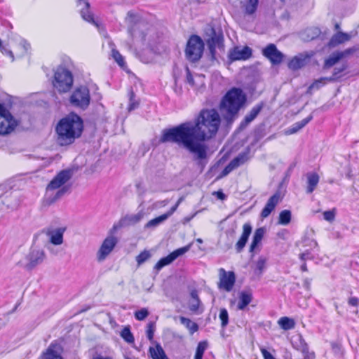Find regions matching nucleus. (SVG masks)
I'll use <instances>...</instances> for the list:
<instances>
[{
    "label": "nucleus",
    "instance_id": "1",
    "mask_svg": "<svg viewBox=\"0 0 359 359\" xmlns=\"http://www.w3.org/2000/svg\"><path fill=\"white\" fill-rule=\"evenodd\" d=\"M220 123L221 118L216 109H204L194 121L163 129L159 142L175 143L187 150L202 172L210 158L209 148L205 142L215 136Z\"/></svg>",
    "mask_w": 359,
    "mask_h": 359
},
{
    "label": "nucleus",
    "instance_id": "2",
    "mask_svg": "<svg viewBox=\"0 0 359 359\" xmlns=\"http://www.w3.org/2000/svg\"><path fill=\"white\" fill-rule=\"evenodd\" d=\"M128 32L136 42L151 43H161V34L156 27L149 24L133 11H128L126 17Z\"/></svg>",
    "mask_w": 359,
    "mask_h": 359
},
{
    "label": "nucleus",
    "instance_id": "3",
    "mask_svg": "<svg viewBox=\"0 0 359 359\" xmlns=\"http://www.w3.org/2000/svg\"><path fill=\"white\" fill-rule=\"evenodd\" d=\"M83 121L76 113L71 112L61 118L56 125L57 142L61 146L72 144L83 131Z\"/></svg>",
    "mask_w": 359,
    "mask_h": 359
},
{
    "label": "nucleus",
    "instance_id": "4",
    "mask_svg": "<svg viewBox=\"0 0 359 359\" xmlns=\"http://www.w3.org/2000/svg\"><path fill=\"white\" fill-rule=\"evenodd\" d=\"M247 102V95L236 87L229 90L222 98L219 109L224 120L228 125H231L238 117L239 111Z\"/></svg>",
    "mask_w": 359,
    "mask_h": 359
},
{
    "label": "nucleus",
    "instance_id": "5",
    "mask_svg": "<svg viewBox=\"0 0 359 359\" xmlns=\"http://www.w3.org/2000/svg\"><path fill=\"white\" fill-rule=\"evenodd\" d=\"M73 81V75L69 69L58 67L54 74L53 85L59 93H67L72 88Z\"/></svg>",
    "mask_w": 359,
    "mask_h": 359
},
{
    "label": "nucleus",
    "instance_id": "6",
    "mask_svg": "<svg viewBox=\"0 0 359 359\" xmlns=\"http://www.w3.org/2000/svg\"><path fill=\"white\" fill-rule=\"evenodd\" d=\"M90 102L89 90L86 86H80L76 88L69 97L71 105L82 110H85L88 107Z\"/></svg>",
    "mask_w": 359,
    "mask_h": 359
},
{
    "label": "nucleus",
    "instance_id": "7",
    "mask_svg": "<svg viewBox=\"0 0 359 359\" xmlns=\"http://www.w3.org/2000/svg\"><path fill=\"white\" fill-rule=\"evenodd\" d=\"M203 38L206 45H223L224 34L219 27L208 24L203 29Z\"/></svg>",
    "mask_w": 359,
    "mask_h": 359
},
{
    "label": "nucleus",
    "instance_id": "8",
    "mask_svg": "<svg viewBox=\"0 0 359 359\" xmlns=\"http://www.w3.org/2000/svg\"><path fill=\"white\" fill-rule=\"evenodd\" d=\"M77 6L80 7L81 18L86 22L95 26L101 34L106 36L107 32L103 26L95 19L93 14L90 11V3L88 0H76Z\"/></svg>",
    "mask_w": 359,
    "mask_h": 359
},
{
    "label": "nucleus",
    "instance_id": "9",
    "mask_svg": "<svg viewBox=\"0 0 359 359\" xmlns=\"http://www.w3.org/2000/svg\"><path fill=\"white\" fill-rule=\"evenodd\" d=\"M330 35V32L327 28L322 31L316 27H308L299 34L301 39L304 42H310L316 39L323 42L328 39Z\"/></svg>",
    "mask_w": 359,
    "mask_h": 359
},
{
    "label": "nucleus",
    "instance_id": "10",
    "mask_svg": "<svg viewBox=\"0 0 359 359\" xmlns=\"http://www.w3.org/2000/svg\"><path fill=\"white\" fill-rule=\"evenodd\" d=\"M15 120L3 103H0V134H8L14 129Z\"/></svg>",
    "mask_w": 359,
    "mask_h": 359
},
{
    "label": "nucleus",
    "instance_id": "11",
    "mask_svg": "<svg viewBox=\"0 0 359 359\" xmlns=\"http://www.w3.org/2000/svg\"><path fill=\"white\" fill-rule=\"evenodd\" d=\"M135 56L142 62H151L157 54L158 46H130Z\"/></svg>",
    "mask_w": 359,
    "mask_h": 359
},
{
    "label": "nucleus",
    "instance_id": "12",
    "mask_svg": "<svg viewBox=\"0 0 359 359\" xmlns=\"http://www.w3.org/2000/svg\"><path fill=\"white\" fill-rule=\"evenodd\" d=\"M356 50V48H350L344 51H335L332 53L327 57L325 59L322 67L323 71L328 70L330 68L334 67L341 60L346 57L348 55L352 54Z\"/></svg>",
    "mask_w": 359,
    "mask_h": 359
},
{
    "label": "nucleus",
    "instance_id": "13",
    "mask_svg": "<svg viewBox=\"0 0 359 359\" xmlns=\"http://www.w3.org/2000/svg\"><path fill=\"white\" fill-rule=\"evenodd\" d=\"M45 259V253L43 250L32 249L26 256L27 263L24 267L28 271L34 269L37 265L41 264Z\"/></svg>",
    "mask_w": 359,
    "mask_h": 359
},
{
    "label": "nucleus",
    "instance_id": "14",
    "mask_svg": "<svg viewBox=\"0 0 359 359\" xmlns=\"http://www.w3.org/2000/svg\"><path fill=\"white\" fill-rule=\"evenodd\" d=\"M264 106L265 103L264 102H260L255 105L245 116L244 118L240 123L237 130L238 131L245 130L250 125V123H252L257 117Z\"/></svg>",
    "mask_w": 359,
    "mask_h": 359
},
{
    "label": "nucleus",
    "instance_id": "15",
    "mask_svg": "<svg viewBox=\"0 0 359 359\" xmlns=\"http://www.w3.org/2000/svg\"><path fill=\"white\" fill-rule=\"evenodd\" d=\"M72 175V172L70 170H61L48 184L47 191L60 188L71 179Z\"/></svg>",
    "mask_w": 359,
    "mask_h": 359
},
{
    "label": "nucleus",
    "instance_id": "16",
    "mask_svg": "<svg viewBox=\"0 0 359 359\" xmlns=\"http://www.w3.org/2000/svg\"><path fill=\"white\" fill-rule=\"evenodd\" d=\"M219 287L223 288L227 292H230L235 283L236 276L233 271L226 272L224 269H219Z\"/></svg>",
    "mask_w": 359,
    "mask_h": 359
},
{
    "label": "nucleus",
    "instance_id": "17",
    "mask_svg": "<svg viewBox=\"0 0 359 359\" xmlns=\"http://www.w3.org/2000/svg\"><path fill=\"white\" fill-rule=\"evenodd\" d=\"M313 56L312 53H300L294 57H292L288 62V68L291 70H297L305 65H306L309 61L311 57Z\"/></svg>",
    "mask_w": 359,
    "mask_h": 359
},
{
    "label": "nucleus",
    "instance_id": "18",
    "mask_svg": "<svg viewBox=\"0 0 359 359\" xmlns=\"http://www.w3.org/2000/svg\"><path fill=\"white\" fill-rule=\"evenodd\" d=\"M118 241L113 236H108L103 241L97 253V257L100 261L103 260L113 250Z\"/></svg>",
    "mask_w": 359,
    "mask_h": 359
},
{
    "label": "nucleus",
    "instance_id": "19",
    "mask_svg": "<svg viewBox=\"0 0 359 359\" xmlns=\"http://www.w3.org/2000/svg\"><path fill=\"white\" fill-rule=\"evenodd\" d=\"M281 194L279 191H277L273 196H271L267 201L265 206L262 209L260 216L262 218H266L270 215V214L275 209L276 206L281 201Z\"/></svg>",
    "mask_w": 359,
    "mask_h": 359
},
{
    "label": "nucleus",
    "instance_id": "20",
    "mask_svg": "<svg viewBox=\"0 0 359 359\" xmlns=\"http://www.w3.org/2000/svg\"><path fill=\"white\" fill-rule=\"evenodd\" d=\"M252 227L250 223H245L243 226V232L237 243L235 244V250L237 253L243 252L249 237L252 233Z\"/></svg>",
    "mask_w": 359,
    "mask_h": 359
},
{
    "label": "nucleus",
    "instance_id": "21",
    "mask_svg": "<svg viewBox=\"0 0 359 359\" xmlns=\"http://www.w3.org/2000/svg\"><path fill=\"white\" fill-rule=\"evenodd\" d=\"M239 46H233L229 54V57L231 61L245 60L250 58L252 55V50L249 46H243V48L239 50Z\"/></svg>",
    "mask_w": 359,
    "mask_h": 359
},
{
    "label": "nucleus",
    "instance_id": "22",
    "mask_svg": "<svg viewBox=\"0 0 359 359\" xmlns=\"http://www.w3.org/2000/svg\"><path fill=\"white\" fill-rule=\"evenodd\" d=\"M205 46H186V59L191 63L198 62L202 57Z\"/></svg>",
    "mask_w": 359,
    "mask_h": 359
},
{
    "label": "nucleus",
    "instance_id": "23",
    "mask_svg": "<svg viewBox=\"0 0 359 359\" xmlns=\"http://www.w3.org/2000/svg\"><path fill=\"white\" fill-rule=\"evenodd\" d=\"M277 46H266L263 49V55L268 58L273 65L280 64L283 58V54L279 51Z\"/></svg>",
    "mask_w": 359,
    "mask_h": 359
},
{
    "label": "nucleus",
    "instance_id": "24",
    "mask_svg": "<svg viewBox=\"0 0 359 359\" xmlns=\"http://www.w3.org/2000/svg\"><path fill=\"white\" fill-rule=\"evenodd\" d=\"M265 232L266 230L264 227H259L255 230L249 249V252L251 253V258L254 257L255 252L261 244Z\"/></svg>",
    "mask_w": 359,
    "mask_h": 359
},
{
    "label": "nucleus",
    "instance_id": "25",
    "mask_svg": "<svg viewBox=\"0 0 359 359\" xmlns=\"http://www.w3.org/2000/svg\"><path fill=\"white\" fill-rule=\"evenodd\" d=\"M62 348L60 345L51 343L44 352L41 359H63L61 355Z\"/></svg>",
    "mask_w": 359,
    "mask_h": 359
},
{
    "label": "nucleus",
    "instance_id": "26",
    "mask_svg": "<svg viewBox=\"0 0 359 359\" xmlns=\"http://www.w3.org/2000/svg\"><path fill=\"white\" fill-rule=\"evenodd\" d=\"M250 159V148L248 147L244 151L238 154L237 156L233 158L229 163L232 167L236 169L239 166L243 165Z\"/></svg>",
    "mask_w": 359,
    "mask_h": 359
},
{
    "label": "nucleus",
    "instance_id": "27",
    "mask_svg": "<svg viewBox=\"0 0 359 359\" xmlns=\"http://www.w3.org/2000/svg\"><path fill=\"white\" fill-rule=\"evenodd\" d=\"M351 38V35L348 33L338 32L334 34L327 45H339L348 41Z\"/></svg>",
    "mask_w": 359,
    "mask_h": 359
},
{
    "label": "nucleus",
    "instance_id": "28",
    "mask_svg": "<svg viewBox=\"0 0 359 359\" xmlns=\"http://www.w3.org/2000/svg\"><path fill=\"white\" fill-rule=\"evenodd\" d=\"M313 119L312 114L300 121L294 123L285 132L287 135H292L297 133L306 126Z\"/></svg>",
    "mask_w": 359,
    "mask_h": 359
},
{
    "label": "nucleus",
    "instance_id": "29",
    "mask_svg": "<svg viewBox=\"0 0 359 359\" xmlns=\"http://www.w3.org/2000/svg\"><path fill=\"white\" fill-rule=\"evenodd\" d=\"M241 4L245 14L252 15L257 9L259 0H243Z\"/></svg>",
    "mask_w": 359,
    "mask_h": 359
},
{
    "label": "nucleus",
    "instance_id": "30",
    "mask_svg": "<svg viewBox=\"0 0 359 359\" xmlns=\"http://www.w3.org/2000/svg\"><path fill=\"white\" fill-rule=\"evenodd\" d=\"M308 186L306 193L311 194L319 182V176L316 172H309L306 175Z\"/></svg>",
    "mask_w": 359,
    "mask_h": 359
},
{
    "label": "nucleus",
    "instance_id": "31",
    "mask_svg": "<svg viewBox=\"0 0 359 359\" xmlns=\"http://www.w3.org/2000/svg\"><path fill=\"white\" fill-rule=\"evenodd\" d=\"M149 352L152 359H169L159 343H156L155 348L150 347Z\"/></svg>",
    "mask_w": 359,
    "mask_h": 359
},
{
    "label": "nucleus",
    "instance_id": "32",
    "mask_svg": "<svg viewBox=\"0 0 359 359\" xmlns=\"http://www.w3.org/2000/svg\"><path fill=\"white\" fill-rule=\"evenodd\" d=\"M347 69L346 64L342 65L340 67H335L332 71V74L330 76H327V81L330 83H334L339 81L343 76L342 73Z\"/></svg>",
    "mask_w": 359,
    "mask_h": 359
},
{
    "label": "nucleus",
    "instance_id": "33",
    "mask_svg": "<svg viewBox=\"0 0 359 359\" xmlns=\"http://www.w3.org/2000/svg\"><path fill=\"white\" fill-rule=\"evenodd\" d=\"M252 299V295L251 293L243 291L240 293L239 301L238 303V309L239 310H243L251 302Z\"/></svg>",
    "mask_w": 359,
    "mask_h": 359
},
{
    "label": "nucleus",
    "instance_id": "34",
    "mask_svg": "<svg viewBox=\"0 0 359 359\" xmlns=\"http://www.w3.org/2000/svg\"><path fill=\"white\" fill-rule=\"evenodd\" d=\"M20 200L17 195H11L10 196H5L3 203L8 209L14 210L20 204Z\"/></svg>",
    "mask_w": 359,
    "mask_h": 359
},
{
    "label": "nucleus",
    "instance_id": "35",
    "mask_svg": "<svg viewBox=\"0 0 359 359\" xmlns=\"http://www.w3.org/2000/svg\"><path fill=\"white\" fill-rule=\"evenodd\" d=\"M63 233L64 230L62 229H57L55 231L50 232L49 233L50 235V243L55 245L62 244L63 242Z\"/></svg>",
    "mask_w": 359,
    "mask_h": 359
},
{
    "label": "nucleus",
    "instance_id": "36",
    "mask_svg": "<svg viewBox=\"0 0 359 359\" xmlns=\"http://www.w3.org/2000/svg\"><path fill=\"white\" fill-rule=\"evenodd\" d=\"M278 325L284 330H290L295 327V322L289 317H282L278 320Z\"/></svg>",
    "mask_w": 359,
    "mask_h": 359
},
{
    "label": "nucleus",
    "instance_id": "37",
    "mask_svg": "<svg viewBox=\"0 0 359 359\" xmlns=\"http://www.w3.org/2000/svg\"><path fill=\"white\" fill-rule=\"evenodd\" d=\"M328 77H320L315 80L308 88L307 93H312L313 90H319L321 87L325 86L327 81Z\"/></svg>",
    "mask_w": 359,
    "mask_h": 359
},
{
    "label": "nucleus",
    "instance_id": "38",
    "mask_svg": "<svg viewBox=\"0 0 359 359\" xmlns=\"http://www.w3.org/2000/svg\"><path fill=\"white\" fill-rule=\"evenodd\" d=\"M180 323L183 324L190 332L191 334H194L198 330V325L196 323L193 322L189 318L186 317H180Z\"/></svg>",
    "mask_w": 359,
    "mask_h": 359
},
{
    "label": "nucleus",
    "instance_id": "39",
    "mask_svg": "<svg viewBox=\"0 0 359 359\" xmlns=\"http://www.w3.org/2000/svg\"><path fill=\"white\" fill-rule=\"evenodd\" d=\"M172 262H174V259L169 254L168 256L162 257L158 260V262L155 264L154 270H155L156 273H158V272L161 269H163L165 266L170 264Z\"/></svg>",
    "mask_w": 359,
    "mask_h": 359
},
{
    "label": "nucleus",
    "instance_id": "40",
    "mask_svg": "<svg viewBox=\"0 0 359 359\" xmlns=\"http://www.w3.org/2000/svg\"><path fill=\"white\" fill-rule=\"evenodd\" d=\"M236 233V226H232L225 231V235L228 238V243L225 244V249L229 250L232 247L235 236Z\"/></svg>",
    "mask_w": 359,
    "mask_h": 359
},
{
    "label": "nucleus",
    "instance_id": "41",
    "mask_svg": "<svg viewBox=\"0 0 359 359\" xmlns=\"http://www.w3.org/2000/svg\"><path fill=\"white\" fill-rule=\"evenodd\" d=\"M292 213L289 210H282L278 217V223L282 225H287L291 221Z\"/></svg>",
    "mask_w": 359,
    "mask_h": 359
},
{
    "label": "nucleus",
    "instance_id": "42",
    "mask_svg": "<svg viewBox=\"0 0 359 359\" xmlns=\"http://www.w3.org/2000/svg\"><path fill=\"white\" fill-rule=\"evenodd\" d=\"M167 219L163 214L149 221L144 226L145 229L155 228Z\"/></svg>",
    "mask_w": 359,
    "mask_h": 359
},
{
    "label": "nucleus",
    "instance_id": "43",
    "mask_svg": "<svg viewBox=\"0 0 359 359\" xmlns=\"http://www.w3.org/2000/svg\"><path fill=\"white\" fill-rule=\"evenodd\" d=\"M266 259L262 256L259 257L255 269V273L259 276H261L266 268Z\"/></svg>",
    "mask_w": 359,
    "mask_h": 359
},
{
    "label": "nucleus",
    "instance_id": "44",
    "mask_svg": "<svg viewBox=\"0 0 359 359\" xmlns=\"http://www.w3.org/2000/svg\"><path fill=\"white\" fill-rule=\"evenodd\" d=\"M111 57L122 69L126 67V64L125 62L124 57L117 50L114 48L112 49Z\"/></svg>",
    "mask_w": 359,
    "mask_h": 359
},
{
    "label": "nucleus",
    "instance_id": "45",
    "mask_svg": "<svg viewBox=\"0 0 359 359\" xmlns=\"http://www.w3.org/2000/svg\"><path fill=\"white\" fill-rule=\"evenodd\" d=\"M121 337L128 344L134 342V337L129 326L125 327L121 332Z\"/></svg>",
    "mask_w": 359,
    "mask_h": 359
},
{
    "label": "nucleus",
    "instance_id": "46",
    "mask_svg": "<svg viewBox=\"0 0 359 359\" xmlns=\"http://www.w3.org/2000/svg\"><path fill=\"white\" fill-rule=\"evenodd\" d=\"M69 190V187L67 186H63L62 188H60L53 197H49L48 198V202L49 204L55 203L57 200H58L60 198H61L62 196L65 195V193H67Z\"/></svg>",
    "mask_w": 359,
    "mask_h": 359
},
{
    "label": "nucleus",
    "instance_id": "47",
    "mask_svg": "<svg viewBox=\"0 0 359 359\" xmlns=\"http://www.w3.org/2000/svg\"><path fill=\"white\" fill-rule=\"evenodd\" d=\"M219 318L221 320V326L223 329H224L229 323V313L225 308L220 309Z\"/></svg>",
    "mask_w": 359,
    "mask_h": 359
},
{
    "label": "nucleus",
    "instance_id": "48",
    "mask_svg": "<svg viewBox=\"0 0 359 359\" xmlns=\"http://www.w3.org/2000/svg\"><path fill=\"white\" fill-rule=\"evenodd\" d=\"M205 42L203 37L193 34L189 37L186 45H205Z\"/></svg>",
    "mask_w": 359,
    "mask_h": 359
},
{
    "label": "nucleus",
    "instance_id": "49",
    "mask_svg": "<svg viewBox=\"0 0 359 359\" xmlns=\"http://www.w3.org/2000/svg\"><path fill=\"white\" fill-rule=\"evenodd\" d=\"M190 246H191V245H188L184 247L180 248L174 250L171 253H170V255H171V257H172V259L175 261L177 258H178L179 257L183 255L187 252H188L190 249Z\"/></svg>",
    "mask_w": 359,
    "mask_h": 359
},
{
    "label": "nucleus",
    "instance_id": "50",
    "mask_svg": "<svg viewBox=\"0 0 359 359\" xmlns=\"http://www.w3.org/2000/svg\"><path fill=\"white\" fill-rule=\"evenodd\" d=\"M299 344L297 346L296 348L300 351L304 355V356L306 355L311 353V352H309L308 344L302 337H299Z\"/></svg>",
    "mask_w": 359,
    "mask_h": 359
},
{
    "label": "nucleus",
    "instance_id": "51",
    "mask_svg": "<svg viewBox=\"0 0 359 359\" xmlns=\"http://www.w3.org/2000/svg\"><path fill=\"white\" fill-rule=\"evenodd\" d=\"M156 329L155 322L151 321L147 324V337L150 341H153L154 334Z\"/></svg>",
    "mask_w": 359,
    "mask_h": 359
},
{
    "label": "nucleus",
    "instance_id": "52",
    "mask_svg": "<svg viewBox=\"0 0 359 359\" xmlns=\"http://www.w3.org/2000/svg\"><path fill=\"white\" fill-rule=\"evenodd\" d=\"M151 257V254L149 251L144 250L136 257V262L140 266L148 260Z\"/></svg>",
    "mask_w": 359,
    "mask_h": 359
},
{
    "label": "nucleus",
    "instance_id": "53",
    "mask_svg": "<svg viewBox=\"0 0 359 359\" xmlns=\"http://www.w3.org/2000/svg\"><path fill=\"white\" fill-rule=\"evenodd\" d=\"M135 93L133 90H130L129 93V104H128V111H133L138 107L139 102L135 100Z\"/></svg>",
    "mask_w": 359,
    "mask_h": 359
},
{
    "label": "nucleus",
    "instance_id": "54",
    "mask_svg": "<svg viewBox=\"0 0 359 359\" xmlns=\"http://www.w3.org/2000/svg\"><path fill=\"white\" fill-rule=\"evenodd\" d=\"M149 314V312L147 309L142 308L140 310H138L135 312L134 316L135 318L138 320H144Z\"/></svg>",
    "mask_w": 359,
    "mask_h": 359
},
{
    "label": "nucleus",
    "instance_id": "55",
    "mask_svg": "<svg viewBox=\"0 0 359 359\" xmlns=\"http://www.w3.org/2000/svg\"><path fill=\"white\" fill-rule=\"evenodd\" d=\"M14 47H15V49L13 50L14 51V55H16V57H21L27 51V46H14Z\"/></svg>",
    "mask_w": 359,
    "mask_h": 359
},
{
    "label": "nucleus",
    "instance_id": "56",
    "mask_svg": "<svg viewBox=\"0 0 359 359\" xmlns=\"http://www.w3.org/2000/svg\"><path fill=\"white\" fill-rule=\"evenodd\" d=\"M10 46H0V51L6 55H8L12 61L14 60L15 56H14V51L9 48Z\"/></svg>",
    "mask_w": 359,
    "mask_h": 359
},
{
    "label": "nucleus",
    "instance_id": "57",
    "mask_svg": "<svg viewBox=\"0 0 359 359\" xmlns=\"http://www.w3.org/2000/svg\"><path fill=\"white\" fill-rule=\"evenodd\" d=\"M234 168L232 167V165L229 163L224 168V170L222 171V172L217 176V179L219 180L221 178H223L224 177L228 175L231 171H233Z\"/></svg>",
    "mask_w": 359,
    "mask_h": 359
},
{
    "label": "nucleus",
    "instance_id": "58",
    "mask_svg": "<svg viewBox=\"0 0 359 359\" xmlns=\"http://www.w3.org/2000/svg\"><path fill=\"white\" fill-rule=\"evenodd\" d=\"M200 304V299H191L189 304L190 311L196 312L198 311Z\"/></svg>",
    "mask_w": 359,
    "mask_h": 359
},
{
    "label": "nucleus",
    "instance_id": "59",
    "mask_svg": "<svg viewBox=\"0 0 359 359\" xmlns=\"http://www.w3.org/2000/svg\"><path fill=\"white\" fill-rule=\"evenodd\" d=\"M207 347H208V343L206 341H200L198 344L196 353L204 354V352H205V349L207 348Z\"/></svg>",
    "mask_w": 359,
    "mask_h": 359
},
{
    "label": "nucleus",
    "instance_id": "60",
    "mask_svg": "<svg viewBox=\"0 0 359 359\" xmlns=\"http://www.w3.org/2000/svg\"><path fill=\"white\" fill-rule=\"evenodd\" d=\"M143 217V214L141 212H139L135 215H133L128 217V219L130 222L135 224L139 222Z\"/></svg>",
    "mask_w": 359,
    "mask_h": 359
},
{
    "label": "nucleus",
    "instance_id": "61",
    "mask_svg": "<svg viewBox=\"0 0 359 359\" xmlns=\"http://www.w3.org/2000/svg\"><path fill=\"white\" fill-rule=\"evenodd\" d=\"M299 258L302 261H306L307 259H314V255L309 250L302 253L299 255Z\"/></svg>",
    "mask_w": 359,
    "mask_h": 359
},
{
    "label": "nucleus",
    "instance_id": "62",
    "mask_svg": "<svg viewBox=\"0 0 359 359\" xmlns=\"http://www.w3.org/2000/svg\"><path fill=\"white\" fill-rule=\"evenodd\" d=\"M186 72H187V83L194 86L195 85L194 77L191 73V71L188 67H186Z\"/></svg>",
    "mask_w": 359,
    "mask_h": 359
},
{
    "label": "nucleus",
    "instance_id": "63",
    "mask_svg": "<svg viewBox=\"0 0 359 359\" xmlns=\"http://www.w3.org/2000/svg\"><path fill=\"white\" fill-rule=\"evenodd\" d=\"M324 219L331 222L334 219V212L332 210H327L323 212Z\"/></svg>",
    "mask_w": 359,
    "mask_h": 359
},
{
    "label": "nucleus",
    "instance_id": "64",
    "mask_svg": "<svg viewBox=\"0 0 359 359\" xmlns=\"http://www.w3.org/2000/svg\"><path fill=\"white\" fill-rule=\"evenodd\" d=\"M261 352L262 353L264 359H276L274 356L265 348H262Z\"/></svg>",
    "mask_w": 359,
    "mask_h": 359
}]
</instances>
